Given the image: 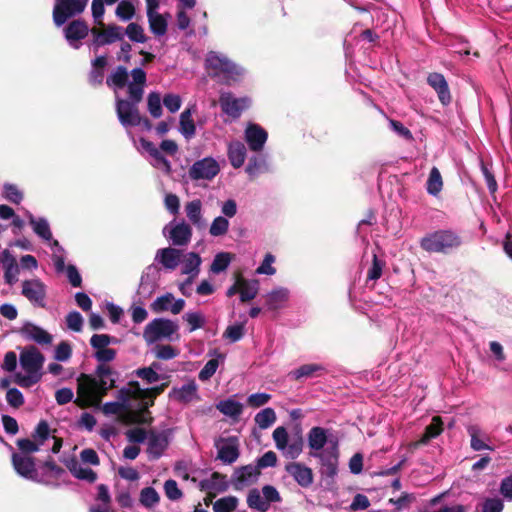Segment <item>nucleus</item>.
<instances>
[{
  "label": "nucleus",
  "instance_id": "f257e3e1",
  "mask_svg": "<svg viewBox=\"0 0 512 512\" xmlns=\"http://www.w3.org/2000/svg\"><path fill=\"white\" fill-rule=\"evenodd\" d=\"M115 372L107 364H99L96 377L82 374L78 379L75 403L80 407L99 406L107 391L114 387Z\"/></svg>",
  "mask_w": 512,
  "mask_h": 512
},
{
  "label": "nucleus",
  "instance_id": "f03ea898",
  "mask_svg": "<svg viewBox=\"0 0 512 512\" xmlns=\"http://www.w3.org/2000/svg\"><path fill=\"white\" fill-rule=\"evenodd\" d=\"M132 81L128 85V99L115 97L116 114L119 122L124 128L136 127L142 124V116L138 105L144 94L146 73L142 68H135L131 71Z\"/></svg>",
  "mask_w": 512,
  "mask_h": 512
},
{
  "label": "nucleus",
  "instance_id": "7ed1b4c3",
  "mask_svg": "<svg viewBox=\"0 0 512 512\" xmlns=\"http://www.w3.org/2000/svg\"><path fill=\"white\" fill-rule=\"evenodd\" d=\"M44 355L33 345L24 347L19 355V364L23 372L15 375V382L22 388L37 384L43 376Z\"/></svg>",
  "mask_w": 512,
  "mask_h": 512
},
{
  "label": "nucleus",
  "instance_id": "20e7f679",
  "mask_svg": "<svg viewBox=\"0 0 512 512\" xmlns=\"http://www.w3.org/2000/svg\"><path fill=\"white\" fill-rule=\"evenodd\" d=\"M205 66L212 78H217L228 85L241 81L246 74L242 66L230 60L225 54L216 51L207 53Z\"/></svg>",
  "mask_w": 512,
  "mask_h": 512
},
{
  "label": "nucleus",
  "instance_id": "39448f33",
  "mask_svg": "<svg viewBox=\"0 0 512 512\" xmlns=\"http://www.w3.org/2000/svg\"><path fill=\"white\" fill-rule=\"evenodd\" d=\"M462 244L460 236L452 230H438L427 234L420 241V246L430 253H444L457 249Z\"/></svg>",
  "mask_w": 512,
  "mask_h": 512
},
{
  "label": "nucleus",
  "instance_id": "423d86ee",
  "mask_svg": "<svg viewBox=\"0 0 512 512\" xmlns=\"http://www.w3.org/2000/svg\"><path fill=\"white\" fill-rule=\"evenodd\" d=\"M272 439L276 449L286 459L295 460L303 452L304 440L301 431L291 436L284 426H278L272 433Z\"/></svg>",
  "mask_w": 512,
  "mask_h": 512
},
{
  "label": "nucleus",
  "instance_id": "0eeeda50",
  "mask_svg": "<svg viewBox=\"0 0 512 512\" xmlns=\"http://www.w3.org/2000/svg\"><path fill=\"white\" fill-rule=\"evenodd\" d=\"M309 456L322 454L327 447H339L338 439L330 429L314 426L307 433Z\"/></svg>",
  "mask_w": 512,
  "mask_h": 512
},
{
  "label": "nucleus",
  "instance_id": "6e6552de",
  "mask_svg": "<svg viewBox=\"0 0 512 512\" xmlns=\"http://www.w3.org/2000/svg\"><path fill=\"white\" fill-rule=\"evenodd\" d=\"M281 496L272 485H264L262 490L253 488L248 492L247 505L258 512H267L271 503L280 502Z\"/></svg>",
  "mask_w": 512,
  "mask_h": 512
},
{
  "label": "nucleus",
  "instance_id": "1a4fd4ad",
  "mask_svg": "<svg viewBox=\"0 0 512 512\" xmlns=\"http://www.w3.org/2000/svg\"><path fill=\"white\" fill-rule=\"evenodd\" d=\"M319 460V473L327 486L335 484L339 465V447H327L322 454L315 456Z\"/></svg>",
  "mask_w": 512,
  "mask_h": 512
},
{
  "label": "nucleus",
  "instance_id": "9d476101",
  "mask_svg": "<svg viewBox=\"0 0 512 512\" xmlns=\"http://www.w3.org/2000/svg\"><path fill=\"white\" fill-rule=\"evenodd\" d=\"M177 330L176 322L166 318H155L146 325L143 337L148 344H152L162 339H171Z\"/></svg>",
  "mask_w": 512,
  "mask_h": 512
},
{
  "label": "nucleus",
  "instance_id": "9b49d317",
  "mask_svg": "<svg viewBox=\"0 0 512 512\" xmlns=\"http://www.w3.org/2000/svg\"><path fill=\"white\" fill-rule=\"evenodd\" d=\"M220 172V164L213 157H205L195 161L188 170L191 180H213Z\"/></svg>",
  "mask_w": 512,
  "mask_h": 512
},
{
  "label": "nucleus",
  "instance_id": "f8f14e48",
  "mask_svg": "<svg viewBox=\"0 0 512 512\" xmlns=\"http://www.w3.org/2000/svg\"><path fill=\"white\" fill-rule=\"evenodd\" d=\"M219 104L224 114L233 119L241 116L242 112L249 108L251 100L249 97H235L231 92H221Z\"/></svg>",
  "mask_w": 512,
  "mask_h": 512
},
{
  "label": "nucleus",
  "instance_id": "ddd939ff",
  "mask_svg": "<svg viewBox=\"0 0 512 512\" xmlns=\"http://www.w3.org/2000/svg\"><path fill=\"white\" fill-rule=\"evenodd\" d=\"M87 2L88 0H60L53 11L56 26H62L70 17L81 13Z\"/></svg>",
  "mask_w": 512,
  "mask_h": 512
},
{
  "label": "nucleus",
  "instance_id": "4468645a",
  "mask_svg": "<svg viewBox=\"0 0 512 512\" xmlns=\"http://www.w3.org/2000/svg\"><path fill=\"white\" fill-rule=\"evenodd\" d=\"M21 294L36 307L46 306L47 286L40 279H30L22 282Z\"/></svg>",
  "mask_w": 512,
  "mask_h": 512
},
{
  "label": "nucleus",
  "instance_id": "2eb2a0df",
  "mask_svg": "<svg viewBox=\"0 0 512 512\" xmlns=\"http://www.w3.org/2000/svg\"><path fill=\"white\" fill-rule=\"evenodd\" d=\"M163 234L172 242L173 245L185 246L191 240L192 229L185 222H170L163 228Z\"/></svg>",
  "mask_w": 512,
  "mask_h": 512
},
{
  "label": "nucleus",
  "instance_id": "dca6fc26",
  "mask_svg": "<svg viewBox=\"0 0 512 512\" xmlns=\"http://www.w3.org/2000/svg\"><path fill=\"white\" fill-rule=\"evenodd\" d=\"M18 332L25 340L41 346H47L53 342V336L49 332L30 321L24 322Z\"/></svg>",
  "mask_w": 512,
  "mask_h": 512
},
{
  "label": "nucleus",
  "instance_id": "f3484780",
  "mask_svg": "<svg viewBox=\"0 0 512 512\" xmlns=\"http://www.w3.org/2000/svg\"><path fill=\"white\" fill-rule=\"evenodd\" d=\"M159 278V268L154 264L147 266L141 275L138 287L139 296L143 298L150 297L158 287Z\"/></svg>",
  "mask_w": 512,
  "mask_h": 512
},
{
  "label": "nucleus",
  "instance_id": "a211bd4d",
  "mask_svg": "<svg viewBox=\"0 0 512 512\" xmlns=\"http://www.w3.org/2000/svg\"><path fill=\"white\" fill-rule=\"evenodd\" d=\"M151 310L155 313L170 312L179 314L185 307V300L175 299L172 293H165L151 303Z\"/></svg>",
  "mask_w": 512,
  "mask_h": 512
},
{
  "label": "nucleus",
  "instance_id": "6ab92c4d",
  "mask_svg": "<svg viewBox=\"0 0 512 512\" xmlns=\"http://www.w3.org/2000/svg\"><path fill=\"white\" fill-rule=\"evenodd\" d=\"M12 464L17 474L21 477L32 481L41 482V480L38 478V473L32 457L25 454L13 453Z\"/></svg>",
  "mask_w": 512,
  "mask_h": 512
},
{
  "label": "nucleus",
  "instance_id": "aec40b11",
  "mask_svg": "<svg viewBox=\"0 0 512 512\" xmlns=\"http://www.w3.org/2000/svg\"><path fill=\"white\" fill-rule=\"evenodd\" d=\"M467 434L470 437V447L473 451H493L489 434L477 424H469L466 427Z\"/></svg>",
  "mask_w": 512,
  "mask_h": 512
},
{
  "label": "nucleus",
  "instance_id": "412c9836",
  "mask_svg": "<svg viewBox=\"0 0 512 512\" xmlns=\"http://www.w3.org/2000/svg\"><path fill=\"white\" fill-rule=\"evenodd\" d=\"M215 446L218 451L217 458L225 464L234 463L239 457V443L236 437L220 438Z\"/></svg>",
  "mask_w": 512,
  "mask_h": 512
},
{
  "label": "nucleus",
  "instance_id": "4be33fe9",
  "mask_svg": "<svg viewBox=\"0 0 512 512\" xmlns=\"http://www.w3.org/2000/svg\"><path fill=\"white\" fill-rule=\"evenodd\" d=\"M285 471L302 488H308L314 481V475L311 468L301 462H289L285 465Z\"/></svg>",
  "mask_w": 512,
  "mask_h": 512
},
{
  "label": "nucleus",
  "instance_id": "5701e85b",
  "mask_svg": "<svg viewBox=\"0 0 512 512\" xmlns=\"http://www.w3.org/2000/svg\"><path fill=\"white\" fill-rule=\"evenodd\" d=\"M267 138L268 134L266 130L258 124L251 123L245 129V141L251 151H262Z\"/></svg>",
  "mask_w": 512,
  "mask_h": 512
},
{
  "label": "nucleus",
  "instance_id": "b1692460",
  "mask_svg": "<svg viewBox=\"0 0 512 512\" xmlns=\"http://www.w3.org/2000/svg\"><path fill=\"white\" fill-rule=\"evenodd\" d=\"M0 262L4 268L5 283L12 286L18 281L20 273L19 265L12 253L5 249L0 253Z\"/></svg>",
  "mask_w": 512,
  "mask_h": 512
},
{
  "label": "nucleus",
  "instance_id": "393cba45",
  "mask_svg": "<svg viewBox=\"0 0 512 512\" xmlns=\"http://www.w3.org/2000/svg\"><path fill=\"white\" fill-rule=\"evenodd\" d=\"M169 445V437L166 431L151 432L147 440V453L151 459H158L162 456Z\"/></svg>",
  "mask_w": 512,
  "mask_h": 512
},
{
  "label": "nucleus",
  "instance_id": "a878e982",
  "mask_svg": "<svg viewBox=\"0 0 512 512\" xmlns=\"http://www.w3.org/2000/svg\"><path fill=\"white\" fill-rule=\"evenodd\" d=\"M140 147L152 157L151 164L155 168L160 169L167 174L171 172V163L162 155L161 151L152 142L141 138Z\"/></svg>",
  "mask_w": 512,
  "mask_h": 512
},
{
  "label": "nucleus",
  "instance_id": "bb28decb",
  "mask_svg": "<svg viewBox=\"0 0 512 512\" xmlns=\"http://www.w3.org/2000/svg\"><path fill=\"white\" fill-rule=\"evenodd\" d=\"M29 225L33 232L44 242L51 241L53 234L49 221L45 217H36L30 211H25Z\"/></svg>",
  "mask_w": 512,
  "mask_h": 512
},
{
  "label": "nucleus",
  "instance_id": "cd10ccee",
  "mask_svg": "<svg viewBox=\"0 0 512 512\" xmlns=\"http://www.w3.org/2000/svg\"><path fill=\"white\" fill-rule=\"evenodd\" d=\"M65 466L71 474L79 480L93 483L97 479V474L91 468L83 466V464L75 457L66 459Z\"/></svg>",
  "mask_w": 512,
  "mask_h": 512
},
{
  "label": "nucleus",
  "instance_id": "c85d7f7f",
  "mask_svg": "<svg viewBox=\"0 0 512 512\" xmlns=\"http://www.w3.org/2000/svg\"><path fill=\"white\" fill-rule=\"evenodd\" d=\"M260 472L258 467L247 465L237 469L234 473V487L239 490L245 486L255 483Z\"/></svg>",
  "mask_w": 512,
  "mask_h": 512
},
{
  "label": "nucleus",
  "instance_id": "c756f323",
  "mask_svg": "<svg viewBox=\"0 0 512 512\" xmlns=\"http://www.w3.org/2000/svg\"><path fill=\"white\" fill-rule=\"evenodd\" d=\"M197 384L194 380H190L181 387H174L169 392V397L182 403H189L198 398Z\"/></svg>",
  "mask_w": 512,
  "mask_h": 512
},
{
  "label": "nucleus",
  "instance_id": "7c9ffc66",
  "mask_svg": "<svg viewBox=\"0 0 512 512\" xmlns=\"http://www.w3.org/2000/svg\"><path fill=\"white\" fill-rule=\"evenodd\" d=\"M181 252L178 249L167 247L159 249L155 255V262L160 263L168 270H174L181 261Z\"/></svg>",
  "mask_w": 512,
  "mask_h": 512
},
{
  "label": "nucleus",
  "instance_id": "2f4dec72",
  "mask_svg": "<svg viewBox=\"0 0 512 512\" xmlns=\"http://www.w3.org/2000/svg\"><path fill=\"white\" fill-rule=\"evenodd\" d=\"M326 371V368L320 363L303 364L297 369L288 373L290 379L299 381L302 379L314 378L321 376Z\"/></svg>",
  "mask_w": 512,
  "mask_h": 512
},
{
  "label": "nucleus",
  "instance_id": "473e14b6",
  "mask_svg": "<svg viewBox=\"0 0 512 512\" xmlns=\"http://www.w3.org/2000/svg\"><path fill=\"white\" fill-rule=\"evenodd\" d=\"M428 84L437 92L438 98L443 105L451 101L448 83L444 76L439 73H431L427 78Z\"/></svg>",
  "mask_w": 512,
  "mask_h": 512
},
{
  "label": "nucleus",
  "instance_id": "72a5a7b5",
  "mask_svg": "<svg viewBox=\"0 0 512 512\" xmlns=\"http://www.w3.org/2000/svg\"><path fill=\"white\" fill-rule=\"evenodd\" d=\"M195 108V105H190L180 114L179 131L186 140L192 139L196 134V125L192 118Z\"/></svg>",
  "mask_w": 512,
  "mask_h": 512
},
{
  "label": "nucleus",
  "instance_id": "f704fd0d",
  "mask_svg": "<svg viewBox=\"0 0 512 512\" xmlns=\"http://www.w3.org/2000/svg\"><path fill=\"white\" fill-rule=\"evenodd\" d=\"M33 439L38 442L41 446L44 445L46 441H48L50 438L53 440V445L51 448L52 453L56 454L60 451L62 447L61 440L57 439L56 437L50 436V429L46 421H40L35 428V431L32 435Z\"/></svg>",
  "mask_w": 512,
  "mask_h": 512
},
{
  "label": "nucleus",
  "instance_id": "c9c22d12",
  "mask_svg": "<svg viewBox=\"0 0 512 512\" xmlns=\"http://www.w3.org/2000/svg\"><path fill=\"white\" fill-rule=\"evenodd\" d=\"M290 291L285 287H277L267 293L266 306L269 310H279L283 308L289 300Z\"/></svg>",
  "mask_w": 512,
  "mask_h": 512
},
{
  "label": "nucleus",
  "instance_id": "e433bc0d",
  "mask_svg": "<svg viewBox=\"0 0 512 512\" xmlns=\"http://www.w3.org/2000/svg\"><path fill=\"white\" fill-rule=\"evenodd\" d=\"M186 216L189 221L198 229L206 227V221L202 214V203L199 199L189 201L185 205Z\"/></svg>",
  "mask_w": 512,
  "mask_h": 512
},
{
  "label": "nucleus",
  "instance_id": "4c0bfd02",
  "mask_svg": "<svg viewBox=\"0 0 512 512\" xmlns=\"http://www.w3.org/2000/svg\"><path fill=\"white\" fill-rule=\"evenodd\" d=\"M443 431V423L440 419V417L435 416L432 419V422L425 428L424 434L421 436V438L412 443L410 446L413 449L418 448L421 445H426L429 443L430 440L436 438L439 436Z\"/></svg>",
  "mask_w": 512,
  "mask_h": 512
},
{
  "label": "nucleus",
  "instance_id": "58836bf2",
  "mask_svg": "<svg viewBox=\"0 0 512 512\" xmlns=\"http://www.w3.org/2000/svg\"><path fill=\"white\" fill-rule=\"evenodd\" d=\"M246 173L254 178L262 173H266L270 171L268 157L267 155L260 154L253 156L249 159V162L246 166Z\"/></svg>",
  "mask_w": 512,
  "mask_h": 512
},
{
  "label": "nucleus",
  "instance_id": "ea45409f",
  "mask_svg": "<svg viewBox=\"0 0 512 512\" xmlns=\"http://www.w3.org/2000/svg\"><path fill=\"white\" fill-rule=\"evenodd\" d=\"M228 158L234 168H240L246 159V147L240 141H233L228 145Z\"/></svg>",
  "mask_w": 512,
  "mask_h": 512
},
{
  "label": "nucleus",
  "instance_id": "a19ab883",
  "mask_svg": "<svg viewBox=\"0 0 512 512\" xmlns=\"http://www.w3.org/2000/svg\"><path fill=\"white\" fill-rule=\"evenodd\" d=\"M128 76L129 74L127 69L123 66H118L108 76L106 83L110 88H113L115 93L117 94L118 89H122L126 85H129Z\"/></svg>",
  "mask_w": 512,
  "mask_h": 512
},
{
  "label": "nucleus",
  "instance_id": "79ce46f5",
  "mask_svg": "<svg viewBox=\"0 0 512 512\" xmlns=\"http://www.w3.org/2000/svg\"><path fill=\"white\" fill-rule=\"evenodd\" d=\"M201 262V257L197 253H187L182 261L181 273L188 276H198Z\"/></svg>",
  "mask_w": 512,
  "mask_h": 512
},
{
  "label": "nucleus",
  "instance_id": "37998d69",
  "mask_svg": "<svg viewBox=\"0 0 512 512\" xmlns=\"http://www.w3.org/2000/svg\"><path fill=\"white\" fill-rule=\"evenodd\" d=\"M216 408L222 414L231 418H238L243 411V405L232 398L219 401Z\"/></svg>",
  "mask_w": 512,
  "mask_h": 512
},
{
  "label": "nucleus",
  "instance_id": "c03bdc74",
  "mask_svg": "<svg viewBox=\"0 0 512 512\" xmlns=\"http://www.w3.org/2000/svg\"><path fill=\"white\" fill-rule=\"evenodd\" d=\"M107 64L105 56H98L92 61V69L89 73V83L93 86L101 85L104 79V69Z\"/></svg>",
  "mask_w": 512,
  "mask_h": 512
},
{
  "label": "nucleus",
  "instance_id": "a18cd8bd",
  "mask_svg": "<svg viewBox=\"0 0 512 512\" xmlns=\"http://www.w3.org/2000/svg\"><path fill=\"white\" fill-rule=\"evenodd\" d=\"M259 291V281L256 279L247 280L240 279V300L241 302H248L253 300Z\"/></svg>",
  "mask_w": 512,
  "mask_h": 512
},
{
  "label": "nucleus",
  "instance_id": "49530a36",
  "mask_svg": "<svg viewBox=\"0 0 512 512\" xmlns=\"http://www.w3.org/2000/svg\"><path fill=\"white\" fill-rule=\"evenodd\" d=\"M140 384L138 382H130L128 387L122 388L117 393V401L126 407L130 400L140 401Z\"/></svg>",
  "mask_w": 512,
  "mask_h": 512
},
{
  "label": "nucleus",
  "instance_id": "de8ad7c7",
  "mask_svg": "<svg viewBox=\"0 0 512 512\" xmlns=\"http://www.w3.org/2000/svg\"><path fill=\"white\" fill-rule=\"evenodd\" d=\"M167 386L166 383L161 384L159 386L151 387V388H142L140 386V402L141 407L143 409H148L150 406L154 404V399L156 396L160 395L165 387Z\"/></svg>",
  "mask_w": 512,
  "mask_h": 512
},
{
  "label": "nucleus",
  "instance_id": "09e8293b",
  "mask_svg": "<svg viewBox=\"0 0 512 512\" xmlns=\"http://www.w3.org/2000/svg\"><path fill=\"white\" fill-rule=\"evenodd\" d=\"M46 243L49 244L51 247L53 253H52V260L55 266V269L58 273L64 272L65 269V250L60 245L59 241L56 239H53L51 241H47Z\"/></svg>",
  "mask_w": 512,
  "mask_h": 512
},
{
  "label": "nucleus",
  "instance_id": "8fccbe9b",
  "mask_svg": "<svg viewBox=\"0 0 512 512\" xmlns=\"http://www.w3.org/2000/svg\"><path fill=\"white\" fill-rule=\"evenodd\" d=\"M201 487L205 490L224 492L228 488V483L225 476L214 472L210 479L201 482Z\"/></svg>",
  "mask_w": 512,
  "mask_h": 512
},
{
  "label": "nucleus",
  "instance_id": "3c124183",
  "mask_svg": "<svg viewBox=\"0 0 512 512\" xmlns=\"http://www.w3.org/2000/svg\"><path fill=\"white\" fill-rule=\"evenodd\" d=\"M139 502L143 507L152 509L159 504L160 495L153 487H145L140 491Z\"/></svg>",
  "mask_w": 512,
  "mask_h": 512
},
{
  "label": "nucleus",
  "instance_id": "603ef678",
  "mask_svg": "<svg viewBox=\"0 0 512 512\" xmlns=\"http://www.w3.org/2000/svg\"><path fill=\"white\" fill-rule=\"evenodd\" d=\"M276 419V413L274 409L270 407L262 409L255 415L254 418L255 423L262 430H265L272 426L275 423Z\"/></svg>",
  "mask_w": 512,
  "mask_h": 512
},
{
  "label": "nucleus",
  "instance_id": "864d4df0",
  "mask_svg": "<svg viewBox=\"0 0 512 512\" xmlns=\"http://www.w3.org/2000/svg\"><path fill=\"white\" fill-rule=\"evenodd\" d=\"M160 368V364L154 362L149 367L139 368L135 371L137 377L146 381L148 384L156 383L161 379V375L157 373V369Z\"/></svg>",
  "mask_w": 512,
  "mask_h": 512
},
{
  "label": "nucleus",
  "instance_id": "5fc2aeb1",
  "mask_svg": "<svg viewBox=\"0 0 512 512\" xmlns=\"http://www.w3.org/2000/svg\"><path fill=\"white\" fill-rule=\"evenodd\" d=\"M443 187V181L440 174V171L433 167L430 171L428 180H427V192L433 196H436L440 193Z\"/></svg>",
  "mask_w": 512,
  "mask_h": 512
},
{
  "label": "nucleus",
  "instance_id": "6e6d98bb",
  "mask_svg": "<svg viewBox=\"0 0 512 512\" xmlns=\"http://www.w3.org/2000/svg\"><path fill=\"white\" fill-rule=\"evenodd\" d=\"M231 260V254L228 252H220L216 254L210 266L211 272L219 274L225 271L230 265Z\"/></svg>",
  "mask_w": 512,
  "mask_h": 512
},
{
  "label": "nucleus",
  "instance_id": "4d7b16f0",
  "mask_svg": "<svg viewBox=\"0 0 512 512\" xmlns=\"http://www.w3.org/2000/svg\"><path fill=\"white\" fill-rule=\"evenodd\" d=\"M238 505V498L235 496H227L218 499L213 504L214 512H233Z\"/></svg>",
  "mask_w": 512,
  "mask_h": 512
},
{
  "label": "nucleus",
  "instance_id": "13d9d810",
  "mask_svg": "<svg viewBox=\"0 0 512 512\" xmlns=\"http://www.w3.org/2000/svg\"><path fill=\"white\" fill-rule=\"evenodd\" d=\"M229 225L228 219L223 216H217L210 225L209 233L213 237L223 236L228 232Z\"/></svg>",
  "mask_w": 512,
  "mask_h": 512
},
{
  "label": "nucleus",
  "instance_id": "bf43d9fd",
  "mask_svg": "<svg viewBox=\"0 0 512 512\" xmlns=\"http://www.w3.org/2000/svg\"><path fill=\"white\" fill-rule=\"evenodd\" d=\"M245 324L246 322L236 323L233 325H229L224 334L223 337L228 339L230 342L235 343L239 340H241L245 334Z\"/></svg>",
  "mask_w": 512,
  "mask_h": 512
},
{
  "label": "nucleus",
  "instance_id": "052dcab7",
  "mask_svg": "<svg viewBox=\"0 0 512 512\" xmlns=\"http://www.w3.org/2000/svg\"><path fill=\"white\" fill-rule=\"evenodd\" d=\"M152 352L157 359L161 360H171L179 354L176 348L168 344H157Z\"/></svg>",
  "mask_w": 512,
  "mask_h": 512
},
{
  "label": "nucleus",
  "instance_id": "680f3d73",
  "mask_svg": "<svg viewBox=\"0 0 512 512\" xmlns=\"http://www.w3.org/2000/svg\"><path fill=\"white\" fill-rule=\"evenodd\" d=\"M151 32H167V18L158 12L147 15Z\"/></svg>",
  "mask_w": 512,
  "mask_h": 512
},
{
  "label": "nucleus",
  "instance_id": "e2e57ef3",
  "mask_svg": "<svg viewBox=\"0 0 512 512\" xmlns=\"http://www.w3.org/2000/svg\"><path fill=\"white\" fill-rule=\"evenodd\" d=\"M183 319L190 326V332L202 328L206 322L205 317L201 312H187L183 315Z\"/></svg>",
  "mask_w": 512,
  "mask_h": 512
},
{
  "label": "nucleus",
  "instance_id": "0e129e2a",
  "mask_svg": "<svg viewBox=\"0 0 512 512\" xmlns=\"http://www.w3.org/2000/svg\"><path fill=\"white\" fill-rule=\"evenodd\" d=\"M148 111L154 118L162 115L161 97L157 92H151L147 98Z\"/></svg>",
  "mask_w": 512,
  "mask_h": 512
},
{
  "label": "nucleus",
  "instance_id": "69168bd1",
  "mask_svg": "<svg viewBox=\"0 0 512 512\" xmlns=\"http://www.w3.org/2000/svg\"><path fill=\"white\" fill-rule=\"evenodd\" d=\"M3 194L8 201L15 204H19L23 199V193L18 189L16 185L11 183L4 184Z\"/></svg>",
  "mask_w": 512,
  "mask_h": 512
},
{
  "label": "nucleus",
  "instance_id": "338daca9",
  "mask_svg": "<svg viewBox=\"0 0 512 512\" xmlns=\"http://www.w3.org/2000/svg\"><path fill=\"white\" fill-rule=\"evenodd\" d=\"M72 356V347L69 342H60L54 351V359L59 362H66Z\"/></svg>",
  "mask_w": 512,
  "mask_h": 512
},
{
  "label": "nucleus",
  "instance_id": "774afa93",
  "mask_svg": "<svg viewBox=\"0 0 512 512\" xmlns=\"http://www.w3.org/2000/svg\"><path fill=\"white\" fill-rule=\"evenodd\" d=\"M274 262L275 257L271 253H267L260 266L256 269V274L274 275L276 273V269L273 267Z\"/></svg>",
  "mask_w": 512,
  "mask_h": 512
}]
</instances>
